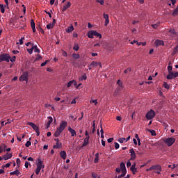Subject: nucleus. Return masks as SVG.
I'll return each mask as SVG.
<instances>
[{"mask_svg": "<svg viewBox=\"0 0 178 178\" xmlns=\"http://www.w3.org/2000/svg\"><path fill=\"white\" fill-rule=\"evenodd\" d=\"M31 26L33 30V33H35V23L34 22V19L31 20Z\"/></svg>", "mask_w": 178, "mask_h": 178, "instance_id": "obj_18", "label": "nucleus"}, {"mask_svg": "<svg viewBox=\"0 0 178 178\" xmlns=\"http://www.w3.org/2000/svg\"><path fill=\"white\" fill-rule=\"evenodd\" d=\"M72 56L74 59H80V54H73Z\"/></svg>", "mask_w": 178, "mask_h": 178, "instance_id": "obj_37", "label": "nucleus"}, {"mask_svg": "<svg viewBox=\"0 0 178 178\" xmlns=\"http://www.w3.org/2000/svg\"><path fill=\"white\" fill-rule=\"evenodd\" d=\"M45 168V165H44V161L41 160V159H38V163H37V168L35 170V174L36 175H40V172H41L42 169H44Z\"/></svg>", "mask_w": 178, "mask_h": 178, "instance_id": "obj_2", "label": "nucleus"}, {"mask_svg": "<svg viewBox=\"0 0 178 178\" xmlns=\"http://www.w3.org/2000/svg\"><path fill=\"white\" fill-rule=\"evenodd\" d=\"M71 86H73V80H72V81H69V82L67 83V87L68 88H70V87Z\"/></svg>", "mask_w": 178, "mask_h": 178, "instance_id": "obj_43", "label": "nucleus"}, {"mask_svg": "<svg viewBox=\"0 0 178 178\" xmlns=\"http://www.w3.org/2000/svg\"><path fill=\"white\" fill-rule=\"evenodd\" d=\"M118 141V143H120V144H123V143H126V138H120Z\"/></svg>", "mask_w": 178, "mask_h": 178, "instance_id": "obj_31", "label": "nucleus"}, {"mask_svg": "<svg viewBox=\"0 0 178 178\" xmlns=\"http://www.w3.org/2000/svg\"><path fill=\"white\" fill-rule=\"evenodd\" d=\"M170 37H175L176 35V32L175 31V29H170L168 33Z\"/></svg>", "mask_w": 178, "mask_h": 178, "instance_id": "obj_17", "label": "nucleus"}, {"mask_svg": "<svg viewBox=\"0 0 178 178\" xmlns=\"http://www.w3.org/2000/svg\"><path fill=\"white\" fill-rule=\"evenodd\" d=\"M130 166H131V163L130 161H127V168H130Z\"/></svg>", "mask_w": 178, "mask_h": 178, "instance_id": "obj_58", "label": "nucleus"}, {"mask_svg": "<svg viewBox=\"0 0 178 178\" xmlns=\"http://www.w3.org/2000/svg\"><path fill=\"white\" fill-rule=\"evenodd\" d=\"M89 140H90V137L88 136V138H85L82 147H87V145H88Z\"/></svg>", "mask_w": 178, "mask_h": 178, "instance_id": "obj_20", "label": "nucleus"}, {"mask_svg": "<svg viewBox=\"0 0 178 178\" xmlns=\"http://www.w3.org/2000/svg\"><path fill=\"white\" fill-rule=\"evenodd\" d=\"M173 69V67H172V65H168V73L172 72V70Z\"/></svg>", "mask_w": 178, "mask_h": 178, "instance_id": "obj_45", "label": "nucleus"}, {"mask_svg": "<svg viewBox=\"0 0 178 178\" xmlns=\"http://www.w3.org/2000/svg\"><path fill=\"white\" fill-rule=\"evenodd\" d=\"M129 72H131V68L130 67L127 68L124 71V73L127 74V73H129Z\"/></svg>", "mask_w": 178, "mask_h": 178, "instance_id": "obj_52", "label": "nucleus"}, {"mask_svg": "<svg viewBox=\"0 0 178 178\" xmlns=\"http://www.w3.org/2000/svg\"><path fill=\"white\" fill-rule=\"evenodd\" d=\"M121 170H126V165L124 164V163L122 162L120 163V168Z\"/></svg>", "mask_w": 178, "mask_h": 178, "instance_id": "obj_29", "label": "nucleus"}, {"mask_svg": "<svg viewBox=\"0 0 178 178\" xmlns=\"http://www.w3.org/2000/svg\"><path fill=\"white\" fill-rule=\"evenodd\" d=\"M129 153L131 154L130 161H135L136 160V152H134V149H131L129 150Z\"/></svg>", "mask_w": 178, "mask_h": 178, "instance_id": "obj_10", "label": "nucleus"}, {"mask_svg": "<svg viewBox=\"0 0 178 178\" xmlns=\"http://www.w3.org/2000/svg\"><path fill=\"white\" fill-rule=\"evenodd\" d=\"M47 29L48 30H51V29H54V24H47Z\"/></svg>", "mask_w": 178, "mask_h": 178, "instance_id": "obj_41", "label": "nucleus"}, {"mask_svg": "<svg viewBox=\"0 0 178 178\" xmlns=\"http://www.w3.org/2000/svg\"><path fill=\"white\" fill-rule=\"evenodd\" d=\"M174 76L175 77H178V72H174Z\"/></svg>", "mask_w": 178, "mask_h": 178, "instance_id": "obj_62", "label": "nucleus"}, {"mask_svg": "<svg viewBox=\"0 0 178 178\" xmlns=\"http://www.w3.org/2000/svg\"><path fill=\"white\" fill-rule=\"evenodd\" d=\"M114 144H115V149H119V147H120V145H119V143H118L115 142Z\"/></svg>", "mask_w": 178, "mask_h": 178, "instance_id": "obj_48", "label": "nucleus"}, {"mask_svg": "<svg viewBox=\"0 0 178 178\" xmlns=\"http://www.w3.org/2000/svg\"><path fill=\"white\" fill-rule=\"evenodd\" d=\"M13 155L12 154V153H7L4 156H3V159L4 161H8V159H10V158H12Z\"/></svg>", "mask_w": 178, "mask_h": 178, "instance_id": "obj_19", "label": "nucleus"}, {"mask_svg": "<svg viewBox=\"0 0 178 178\" xmlns=\"http://www.w3.org/2000/svg\"><path fill=\"white\" fill-rule=\"evenodd\" d=\"M173 79H175V72H168V74L167 76V79L168 80H173Z\"/></svg>", "mask_w": 178, "mask_h": 178, "instance_id": "obj_13", "label": "nucleus"}, {"mask_svg": "<svg viewBox=\"0 0 178 178\" xmlns=\"http://www.w3.org/2000/svg\"><path fill=\"white\" fill-rule=\"evenodd\" d=\"M155 118V111L154 110H150L149 112L146 114V118L148 120H151V119H154Z\"/></svg>", "mask_w": 178, "mask_h": 178, "instance_id": "obj_6", "label": "nucleus"}, {"mask_svg": "<svg viewBox=\"0 0 178 178\" xmlns=\"http://www.w3.org/2000/svg\"><path fill=\"white\" fill-rule=\"evenodd\" d=\"M108 143H112L113 141V138H110L107 140Z\"/></svg>", "mask_w": 178, "mask_h": 178, "instance_id": "obj_61", "label": "nucleus"}, {"mask_svg": "<svg viewBox=\"0 0 178 178\" xmlns=\"http://www.w3.org/2000/svg\"><path fill=\"white\" fill-rule=\"evenodd\" d=\"M98 66L99 67H102V64L101 63V62L92 61L90 65L89 69L90 70L91 67H98Z\"/></svg>", "mask_w": 178, "mask_h": 178, "instance_id": "obj_8", "label": "nucleus"}, {"mask_svg": "<svg viewBox=\"0 0 178 178\" xmlns=\"http://www.w3.org/2000/svg\"><path fill=\"white\" fill-rule=\"evenodd\" d=\"M99 161V153H96L94 162H95V163H98Z\"/></svg>", "mask_w": 178, "mask_h": 178, "instance_id": "obj_25", "label": "nucleus"}, {"mask_svg": "<svg viewBox=\"0 0 178 178\" xmlns=\"http://www.w3.org/2000/svg\"><path fill=\"white\" fill-rule=\"evenodd\" d=\"M33 47H31V49H27V52H29L30 54V55H31V54H33Z\"/></svg>", "mask_w": 178, "mask_h": 178, "instance_id": "obj_49", "label": "nucleus"}, {"mask_svg": "<svg viewBox=\"0 0 178 178\" xmlns=\"http://www.w3.org/2000/svg\"><path fill=\"white\" fill-rule=\"evenodd\" d=\"M154 170H159V172H161L162 167H161V165H154Z\"/></svg>", "mask_w": 178, "mask_h": 178, "instance_id": "obj_30", "label": "nucleus"}, {"mask_svg": "<svg viewBox=\"0 0 178 178\" xmlns=\"http://www.w3.org/2000/svg\"><path fill=\"white\" fill-rule=\"evenodd\" d=\"M32 49H33L34 52H37L38 54H40V49H38L37 45L34 46V44H32Z\"/></svg>", "mask_w": 178, "mask_h": 178, "instance_id": "obj_24", "label": "nucleus"}, {"mask_svg": "<svg viewBox=\"0 0 178 178\" xmlns=\"http://www.w3.org/2000/svg\"><path fill=\"white\" fill-rule=\"evenodd\" d=\"M154 44L156 47H159L160 45H162V46L165 45V42H163V40H156L154 42Z\"/></svg>", "mask_w": 178, "mask_h": 178, "instance_id": "obj_12", "label": "nucleus"}, {"mask_svg": "<svg viewBox=\"0 0 178 178\" xmlns=\"http://www.w3.org/2000/svg\"><path fill=\"white\" fill-rule=\"evenodd\" d=\"M60 158H62V159H64V160L66 159V156H67L66 152L61 151L60 153Z\"/></svg>", "mask_w": 178, "mask_h": 178, "instance_id": "obj_22", "label": "nucleus"}, {"mask_svg": "<svg viewBox=\"0 0 178 178\" xmlns=\"http://www.w3.org/2000/svg\"><path fill=\"white\" fill-rule=\"evenodd\" d=\"M103 17L104 19H105V22H104V26H108V24H109V15L108 14H106L105 13H104L103 14Z\"/></svg>", "mask_w": 178, "mask_h": 178, "instance_id": "obj_9", "label": "nucleus"}, {"mask_svg": "<svg viewBox=\"0 0 178 178\" xmlns=\"http://www.w3.org/2000/svg\"><path fill=\"white\" fill-rule=\"evenodd\" d=\"M10 62H16V56H13L11 58H10Z\"/></svg>", "mask_w": 178, "mask_h": 178, "instance_id": "obj_51", "label": "nucleus"}, {"mask_svg": "<svg viewBox=\"0 0 178 178\" xmlns=\"http://www.w3.org/2000/svg\"><path fill=\"white\" fill-rule=\"evenodd\" d=\"M0 10L1 13H5V6L3 4H0Z\"/></svg>", "mask_w": 178, "mask_h": 178, "instance_id": "obj_34", "label": "nucleus"}, {"mask_svg": "<svg viewBox=\"0 0 178 178\" xmlns=\"http://www.w3.org/2000/svg\"><path fill=\"white\" fill-rule=\"evenodd\" d=\"M24 40V37H22L19 41V42H17V44H19V45H23V40Z\"/></svg>", "mask_w": 178, "mask_h": 178, "instance_id": "obj_42", "label": "nucleus"}, {"mask_svg": "<svg viewBox=\"0 0 178 178\" xmlns=\"http://www.w3.org/2000/svg\"><path fill=\"white\" fill-rule=\"evenodd\" d=\"M90 104H95V105H97V104H98V100H97V99H95V100L91 99V100L90 101Z\"/></svg>", "mask_w": 178, "mask_h": 178, "instance_id": "obj_40", "label": "nucleus"}, {"mask_svg": "<svg viewBox=\"0 0 178 178\" xmlns=\"http://www.w3.org/2000/svg\"><path fill=\"white\" fill-rule=\"evenodd\" d=\"M130 170L132 171L133 175H136V173H137V168H136V163H134L131 165Z\"/></svg>", "mask_w": 178, "mask_h": 178, "instance_id": "obj_16", "label": "nucleus"}, {"mask_svg": "<svg viewBox=\"0 0 178 178\" xmlns=\"http://www.w3.org/2000/svg\"><path fill=\"white\" fill-rule=\"evenodd\" d=\"M10 56L9 54H1L0 55V62H10Z\"/></svg>", "mask_w": 178, "mask_h": 178, "instance_id": "obj_5", "label": "nucleus"}, {"mask_svg": "<svg viewBox=\"0 0 178 178\" xmlns=\"http://www.w3.org/2000/svg\"><path fill=\"white\" fill-rule=\"evenodd\" d=\"M29 125L31 126L32 129H33V130L37 131L38 129V127H37V125H35L34 123L33 122H29Z\"/></svg>", "mask_w": 178, "mask_h": 178, "instance_id": "obj_23", "label": "nucleus"}, {"mask_svg": "<svg viewBox=\"0 0 178 178\" xmlns=\"http://www.w3.org/2000/svg\"><path fill=\"white\" fill-rule=\"evenodd\" d=\"M160 22H158L157 24H152L151 26L154 29V30L158 29L159 27Z\"/></svg>", "mask_w": 178, "mask_h": 178, "instance_id": "obj_33", "label": "nucleus"}, {"mask_svg": "<svg viewBox=\"0 0 178 178\" xmlns=\"http://www.w3.org/2000/svg\"><path fill=\"white\" fill-rule=\"evenodd\" d=\"M80 80H87V75L86 74L82 75Z\"/></svg>", "mask_w": 178, "mask_h": 178, "instance_id": "obj_46", "label": "nucleus"}, {"mask_svg": "<svg viewBox=\"0 0 178 178\" xmlns=\"http://www.w3.org/2000/svg\"><path fill=\"white\" fill-rule=\"evenodd\" d=\"M62 147V143H57L55 145H54V148L58 149Z\"/></svg>", "mask_w": 178, "mask_h": 178, "instance_id": "obj_36", "label": "nucleus"}, {"mask_svg": "<svg viewBox=\"0 0 178 178\" xmlns=\"http://www.w3.org/2000/svg\"><path fill=\"white\" fill-rule=\"evenodd\" d=\"M177 15H178V5H177V8L172 12V16H177Z\"/></svg>", "mask_w": 178, "mask_h": 178, "instance_id": "obj_28", "label": "nucleus"}, {"mask_svg": "<svg viewBox=\"0 0 178 178\" xmlns=\"http://www.w3.org/2000/svg\"><path fill=\"white\" fill-rule=\"evenodd\" d=\"M122 174L121 176H122V177H124L126 176V173H127V170H121Z\"/></svg>", "mask_w": 178, "mask_h": 178, "instance_id": "obj_38", "label": "nucleus"}, {"mask_svg": "<svg viewBox=\"0 0 178 178\" xmlns=\"http://www.w3.org/2000/svg\"><path fill=\"white\" fill-rule=\"evenodd\" d=\"M19 81H28L29 80V73L24 72L23 74L19 79Z\"/></svg>", "mask_w": 178, "mask_h": 178, "instance_id": "obj_7", "label": "nucleus"}, {"mask_svg": "<svg viewBox=\"0 0 178 178\" xmlns=\"http://www.w3.org/2000/svg\"><path fill=\"white\" fill-rule=\"evenodd\" d=\"M97 1L100 3V5H104V0H97Z\"/></svg>", "mask_w": 178, "mask_h": 178, "instance_id": "obj_57", "label": "nucleus"}, {"mask_svg": "<svg viewBox=\"0 0 178 178\" xmlns=\"http://www.w3.org/2000/svg\"><path fill=\"white\" fill-rule=\"evenodd\" d=\"M168 168H171V169H175V168H177V164H173V165H169Z\"/></svg>", "mask_w": 178, "mask_h": 178, "instance_id": "obj_50", "label": "nucleus"}, {"mask_svg": "<svg viewBox=\"0 0 178 178\" xmlns=\"http://www.w3.org/2000/svg\"><path fill=\"white\" fill-rule=\"evenodd\" d=\"M67 126V122L62 121L60 124L59 127H58L56 131H55L54 136L59 137L62 131H63V130L66 129Z\"/></svg>", "mask_w": 178, "mask_h": 178, "instance_id": "obj_1", "label": "nucleus"}, {"mask_svg": "<svg viewBox=\"0 0 178 178\" xmlns=\"http://www.w3.org/2000/svg\"><path fill=\"white\" fill-rule=\"evenodd\" d=\"M135 138H136L137 141H138V145H141V139H140V137H138V134H136L135 135Z\"/></svg>", "mask_w": 178, "mask_h": 178, "instance_id": "obj_27", "label": "nucleus"}, {"mask_svg": "<svg viewBox=\"0 0 178 178\" xmlns=\"http://www.w3.org/2000/svg\"><path fill=\"white\" fill-rule=\"evenodd\" d=\"M117 84H118V86H119V87H122V86H123V83L120 80H118L117 81Z\"/></svg>", "mask_w": 178, "mask_h": 178, "instance_id": "obj_47", "label": "nucleus"}, {"mask_svg": "<svg viewBox=\"0 0 178 178\" xmlns=\"http://www.w3.org/2000/svg\"><path fill=\"white\" fill-rule=\"evenodd\" d=\"M150 133H151L152 136H156V133L154 130L150 131Z\"/></svg>", "mask_w": 178, "mask_h": 178, "instance_id": "obj_56", "label": "nucleus"}, {"mask_svg": "<svg viewBox=\"0 0 178 178\" xmlns=\"http://www.w3.org/2000/svg\"><path fill=\"white\" fill-rule=\"evenodd\" d=\"M16 162H17V166H20V159H17V161H16Z\"/></svg>", "mask_w": 178, "mask_h": 178, "instance_id": "obj_53", "label": "nucleus"}, {"mask_svg": "<svg viewBox=\"0 0 178 178\" xmlns=\"http://www.w3.org/2000/svg\"><path fill=\"white\" fill-rule=\"evenodd\" d=\"M68 131H70V133H71V137H74L75 136H77L76 131L73 129H72V127H69L68 128Z\"/></svg>", "mask_w": 178, "mask_h": 178, "instance_id": "obj_15", "label": "nucleus"}, {"mask_svg": "<svg viewBox=\"0 0 178 178\" xmlns=\"http://www.w3.org/2000/svg\"><path fill=\"white\" fill-rule=\"evenodd\" d=\"M70 6H72V3H70V1H68L66 5L63 6L62 12H66V10H67V9L70 8Z\"/></svg>", "mask_w": 178, "mask_h": 178, "instance_id": "obj_11", "label": "nucleus"}, {"mask_svg": "<svg viewBox=\"0 0 178 178\" xmlns=\"http://www.w3.org/2000/svg\"><path fill=\"white\" fill-rule=\"evenodd\" d=\"M13 54H14V55H17V54H19V51H17V50H13Z\"/></svg>", "mask_w": 178, "mask_h": 178, "instance_id": "obj_60", "label": "nucleus"}, {"mask_svg": "<svg viewBox=\"0 0 178 178\" xmlns=\"http://www.w3.org/2000/svg\"><path fill=\"white\" fill-rule=\"evenodd\" d=\"M88 38H94V37H97L98 38H102V35L101 33L97 32L96 31H90L88 32Z\"/></svg>", "mask_w": 178, "mask_h": 178, "instance_id": "obj_3", "label": "nucleus"}, {"mask_svg": "<svg viewBox=\"0 0 178 178\" xmlns=\"http://www.w3.org/2000/svg\"><path fill=\"white\" fill-rule=\"evenodd\" d=\"M176 139L175 138H167L164 140V143L168 145V147H172L175 144Z\"/></svg>", "mask_w": 178, "mask_h": 178, "instance_id": "obj_4", "label": "nucleus"}, {"mask_svg": "<svg viewBox=\"0 0 178 178\" xmlns=\"http://www.w3.org/2000/svg\"><path fill=\"white\" fill-rule=\"evenodd\" d=\"M73 30H74V27L73 26V25H71L70 26L67 27V33H72Z\"/></svg>", "mask_w": 178, "mask_h": 178, "instance_id": "obj_26", "label": "nucleus"}, {"mask_svg": "<svg viewBox=\"0 0 178 178\" xmlns=\"http://www.w3.org/2000/svg\"><path fill=\"white\" fill-rule=\"evenodd\" d=\"M47 119H48V121L46 124V127L47 129H49V127L51 126V123L54 122V119L52 118V117H48Z\"/></svg>", "mask_w": 178, "mask_h": 178, "instance_id": "obj_14", "label": "nucleus"}, {"mask_svg": "<svg viewBox=\"0 0 178 178\" xmlns=\"http://www.w3.org/2000/svg\"><path fill=\"white\" fill-rule=\"evenodd\" d=\"M121 171H122L121 168H117L115 169V172H116L117 173H119V172H121Z\"/></svg>", "mask_w": 178, "mask_h": 178, "instance_id": "obj_59", "label": "nucleus"}, {"mask_svg": "<svg viewBox=\"0 0 178 178\" xmlns=\"http://www.w3.org/2000/svg\"><path fill=\"white\" fill-rule=\"evenodd\" d=\"M10 166V163H8L4 165V168H9Z\"/></svg>", "mask_w": 178, "mask_h": 178, "instance_id": "obj_63", "label": "nucleus"}, {"mask_svg": "<svg viewBox=\"0 0 178 178\" xmlns=\"http://www.w3.org/2000/svg\"><path fill=\"white\" fill-rule=\"evenodd\" d=\"M47 63H48V60H46V61H44V63H42L40 65V66L42 67L45 66V65H47Z\"/></svg>", "mask_w": 178, "mask_h": 178, "instance_id": "obj_55", "label": "nucleus"}, {"mask_svg": "<svg viewBox=\"0 0 178 178\" xmlns=\"http://www.w3.org/2000/svg\"><path fill=\"white\" fill-rule=\"evenodd\" d=\"M30 145H31V142L30 140H28L25 146L29 148V147H30Z\"/></svg>", "mask_w": 178, "mask_h": 178, "instance_id": "obj_44", "label": "nucleus"}, {"mask_svg": "<svg viewBox=\"0 0 178 178\" xmlns=\"http://www.w3.org/2000/svg\"><path fill=\"white\" fill-rule=\"evenodd\" d=\"M91 175L92 178H100L99 177H98V174L96 172H91Z\"/></svg>", "mask_w": 178, "mask_h": 178, "instance_id": "obj_39", "label": "nucleus"}, {"mask_svg": "<svg viewBox=\"0 0 178 178\" xmlns=\"http://www.w3.org/2000/svg\"><path fill=\"white\" fill-rule=\"evenodd\" d=\"M170 2L172 5H176V2H177V0H170Z\"/></svg>", "mask_w": 178, "mask_h": 178, "instance_id": "obj_54", "label": "nucleus"}, {"mask_svg": "<svg viewBox=\"0 0 178 178\" xmlns=\"http://www.w3.org/2000/svg\"><path fill=\"white\" fill-rule=\"evenodd\" d=\"M73 49H74V51H79V49H80V47L79 46L78 44L75 43L74 44Z\"/></svg>", "mask_w": 178, "mask_h": 178, "instance_id": "obj_32", "label": "nucleus"}, {"mask_svg": "<svg viewBox=\"0 0 178 178\" xmlns=\"http://www.w3.org/2000/svg\"><path fill=\"white\" fill-rule=\"evenodd\" d=\"M163 87H164V88H166V90H169V88H170V86H169V84H168V83L166 82L163 83Z\"/></svg>", "mask_w": 178, "mask_h": 178, "instance_id": "obj_35", "label": "nucleus"}, {"mask_svg": "<svg viewBox=\"0 0 178 178\" xmlns=\"http://www.w3.org/2000/svg\"><path fill=\"white\" fill-rule=\"evenodd\" d=\"M35 131H36V136H40V130L38 129V130H36Z\"/></svg>", "mask_w": 178, "mask_h": 178, "instance_id": "obj_64", "label": "nucleus"}, {"mask_svg": "<svg viewBox=\"0 0 178 178\" xmlns=\"http://www.w3.org/2000/svg\"><path fill=\"white\" fill-rule=\"evenodd\" d=\"M10 176H19V175H20V172L19 171V170H16L13 172H10Z\"/></svg>", "mask_w": 178, "mask_h": 178, "instance_id": "obj_21", "label": "nucleus"}]
</instances>
